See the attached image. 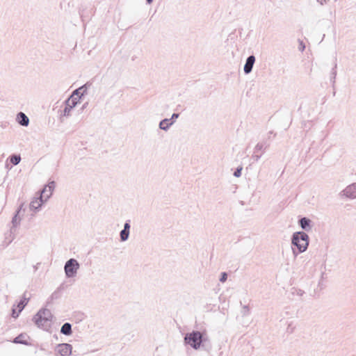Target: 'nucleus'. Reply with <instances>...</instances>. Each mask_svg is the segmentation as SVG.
Returning <instances> with one entry per match:
<instances>
[{"instance_id":"21","label":"nucleus","mask_w":356,"mask_h":356,"mask_svg":"<svg viewBox=\"0 0 356 356\" xmlns=\"http://www.w3.org/2000/svg\"><path fill=\"white\" fill-rule=\"evenodd\" d=\"M129 236V232L127 229H122L120 232V241L124 242L128 240Z\"/></svg>"},{"instance_id":"8","label":"nucleus","mask_w":356,"mask_h":356,"mask_svg":"<svg viewBox=\"0 0 356 356\" xmlns=\"http://www.w3.org/2000/svg\"><path fill=\"white\" fill-rule=\"evenodd\" d=\"M58 352L61 356H70L72 355V346L70 343H63L57 345Z\"/></svg>"},{"instance_id":"4","label":"nucleus","mask_w":356,"mask_h":356,"mask_svg":"<svg viewBox=\"0 0 356 356\" xmlns=\"http://www.w3.org/2000/svg\"><path fill=\"white\" fill-rule=\"evenodd\" d=\"M53 317L49 309L42 308L34 315L33 321L38 327L49 331L51 326Z\"/></svg>"},{"instance_id":"35","label":"nucleus","mask_w":356,"mask_h":356,"mask_svg":"<svg viewBox=\"0 0 356 356\" xmlns=\"http://www.w3.org/2000/svg\"><path fill=\"white\" fill-rule=\"evenodd\" d=\"M39 265H40V263H38L35 266H33L35 271H36L38 270Z\"/></svg>"},{"instance_id":"12","label":"nucleus","mask_w":356,"mask_h":356,"mask_svg":"<svg viewBox=\"0 0 356 356\" xmlns=\"http://www.w3.org/2000/svg\"><path fill=\"white\" fill-rule=\"evenodd\" d=\"M16 120L20 125L23 127H27L29 124V119L23 112H19L17 115Z\"/></svg>"},{"instance_id":"17","label":"nucleus","mask_w":356,"mask_h":356,"mask_svg":"<svg viewBox=\"0 0 356 356\" xmlns=\"http://www.w3.org/2000/svg\"><path fill=\"white\" fill-rule=\"evenodd\" d=\"M268 147V144H267L266 142H261L258 143L256 146L254 147V153H257L259 151H262L263 152H265V149Z\"/></svg>"},{"instance_id":"22","label":"nucleus","mask_w":356,"mask_h":356,"mask_svg":"<svg viewBox=\"0 0 356 356\" xmlns=\"http://www.w3.org/2000/svg\"><path fill=\"white\" fill-rule=\"evenodd\" d=\"M15 307V305H13V307L12 308L11 316L14 318H16L19 316V315L21 312H19V309L17 311V309Z\"/></svg>"},{"instance_id":"9","label":"nucleus","mask_w":356,"mask_h":356,"mask_svg":"<svg viewBox=\"0 0 356 356\" xmlns=\"http://www.w3.org/2000/svg\"><path fill=\"white\" fill-rule=\"evenodd\" d=\"M255 60L256 58L254 55H250L247 58L243 67V71L245 74H248L252 72Z\"/></svg>"},{"instance_id":"10","label":"nucleus","mask_w":356,"mask_h":356,"mask_svg":"<svg viewBox=\"0 0 356 356\" xmlns=\"http://www.w3.org/2000/svg\"><path fill=\"white\" fill-rule=\"evenodd\" d=\"M298 225L305 232H309L312 229V221L307 217L299 219Z\"/></svg>"},{"instance_id":"2","label":"nucleus","mask_w":356,"mask_h":356,"mask_svg":"<svg viewBox=\"0 0 356 356\" xmlns=\"http://www.w3.org/2000/svg\"><path fill=\"white\" fill-rule=\"evenodd\" d=\"M55 186L54 181H51L45 185L44 188L40 192L39 196L34 197L31 202L30 209L34 212L38 211L42 205L51 196Z\"/></svg>"},{"instance_id":"20","label":"nucleus","mask_w":356,"mask_h":356,"mask_svg":"<svg viewBox=\"0 0 356 356\" xmlns=\"http://www.w3.org/2000/svg\"><path fill=\"white\" fill-rule=\"evenodd\" d=\"M337 63H334L333 68L331 70L330 72V81L332 82V85L334 86L335 83V79L337 76Z\"/></svg>"},{"instance_id":"18","label":"nucleus","mask_w":356,"mask_h":356,"mask_svg":"<svg viewBox=\"0 0 356 356\" xmlns=\"http://www.w3.org/2000/svg\"><path fill=\"white\" fill-rule=\"evenodd\" d=\"M29 301V298H24V299H21V300L18 302L17 307L19 309V312H22L24 307L26 306Z\"/></svg>"},{"instance_id":"3","label":"nucleus","mask_w":356,"mask_h":356,"mask_svg":"<svg viewBox=\"0 0 356 356\" xmlns=\"http://www.w3.org/2000/svg\"><path fill=\"white\" fill-rule=\"evenodd\" d=\"M309 238L305 232H296L291 236V245L295 246L292 248L293 254L296 257L299 254L305 252L309 246Z\"/></svg>"},{"instance_id":"27","label":"nucleus","mask_w":356,"mask_h":356,"mask_svg":"<svg viewBox=\"0 0 356 356\" xmlns=\"http://www.w3.org/2000/svg\"><path fill=\"white\" fill-rule=\"evenodd\" d=\"M261 156V154L258 155L256 153L254 152L253 155L252 156V159H254L255 161H258Z\"/></svg>"},{"instance_id":"26","label":"nucleus","mask_w":356,"mask_h":356,"mask_svg":"<svg viewBox=\"0 0 356 356\" xmlns=\"http://www.w3.org/2000/svg\"><path fill=\"white\" fill-rule=\"evenodd\" d=\"M130 228H131V225H130V220H128L125 222V223L124 224V228L123 229H127L128 232H130Z\"/></svg>"},{"instance_id":"32","label":"nucleus","mask_w":356,"mask_h":356,"mask_svg":"<svg viewBox=\"0 0 356 356\" xmlns=\"http://www.w3.org/2000/svg\"><path fill=\"white\" fill-rule=\"evenodd\" d=\"M327 0H317V1L321 4V5H323L324 3H325L327 2Z\"/></svg>"},{"instance_id":"33","label":"nucleus","mask_w":356,"mask_h":356,"mask_svg":"<svg viewBox=\"0 0 356 356\" xmlns=\"http://www.w3.org/2000/svg\"><path fill=\"white\" fill-rule=\"evenodd\" d=\"M56 293H54L51 294V297H50V299L51 300H54V298H56Z\"/></svg>"},{"instance_id":"36","label":"nucleus","mask_w":356,"mask_h":356,"mask_svg":"<svg viewBox=\"0 0 356 356\" xmlns=\"http://www.w3.org/2000/svg\"><path fill=\"white\" fill-rule=\"evenodd\" d=\"M152 1H153V0H146V2H147V4L152 3Z\"/></svg>"},{"instance_id":"15","label":"nucleus","mask_w":356,"mask_h":356,"mask_svg":"<svg viewBox=\"0 0 356 356\" xmlns=\"http://www.w3.org/2000/svg\"><path fill=\"white\" fill-rule=\"evenodd\" d=\"M60 333L66 336L71 335L72 333V325L70 323H65L60 328Z\"/></svg>"},{"instance_id":"16","label":"nucleus","mask_w":356,"mask_h":356,"mask_svg":"<svg viewBox=\"0 0 356 356\" xmlns=\"http://www.w3.org/2000/svg\"><path fill=\"white\" fill-rule=\"evenodd\" d=\"M26 335L24 334H20L17 337H16L13 342L15 343H20L24 345H29V342L26 339Z\"/></svg>"},{"instance_id":"29","label":"nucleus","mask_w":356,"mask_h":356,"mask_svg":"<svg viewBox=\"0 0 356 356\" xmlns=\"http://www.w3.org/2000/svg\"><path fill=\"white\" fill-rule=\"evenodd\" d=\"M305 44L303 43L302 41H300V46H299V50H300L301 51H303L305 50Z\"/></svg>"},{"instance_id":"30","label":"nucleus","mask_w":356,"mask_h":356,"mask_svg":"<svg viewBox=\"0 0 356 356\" xmlns=\"http://www.w3.org/2000/svg\"><path fill=\"white\" fill-rule=\"evenodd\" d=\"M179 116V113H174L172 115V117L170 119H172L171 121H174L175 122V120L178 118Z\"/></svg>"},{"instance_id":"23","label":"nucleus","mask_w":356,"mask_h":356,"mask_svg":"<svg viewBox=\"0 0 356 356\" xmlns=\"http://www.w3.org/2000/svg\"><path fill=\"white\" fill-rule=\"evenodd\" d=\"M241 313H242L243 316H248V315H249V314H250V308H249V307L248 305H244L243 307Z\"/></svg>"},{"instance_id":"31","label":"nucleus","mask_w":356,"mask_h":356,"mask_svg":"<svg viewBox=\"0 0 356 356\" xmlns=\"http://www.w3.org/2000/svg\"><path fill=\"white\" fill-rule=\"evenodd\" d=\"M27 291H25L23 295H22V299H24V298H30V296H27Z\"/></svg>"},{"instance_id":"37","label":"nucleus","mask_w":356,"mask_h":356,"mask_svg":"<svg viewBox=\"0 0 356 356\" xmlns=\"http://www.w3.org/2000/svg\"><path fill=\"white\" fill-rule=\"evenodd\" d=\"M87 104H88V103L84 104L83 105L82 108H83H83H85L86 107Z\"/></svg>"},{"instance_id":"25","label":"nucleus","mask_w":356,"mask_h":356,"mask_svg":"<svg viewBox=\"0 0 356 356\" xmlns=\"http://www.w3.org/2000/svg\"><path fill=\"white\" fill-rule=\"evenodd\" d=\"M227 279V274L225 272H223L220 275V277L219 279L220 282H225Z\"/></svg>"},{"instance_id":"28","label":"nucleus","mask_w":356,"mask_h":356,"mask_svg":"<svg viewBox=\"0 0 356 356\" xmlns=\"http://www.w3.org/2000/svg\"><path fill=\"white\" fill-rule=\"evenodd\" d=\"M294 327L291 326V324H289L286 331L289 333H292L293 332Z\"/></svg>"},{"instance_id":"14","label":"nucleus","mask_w":356,"mask_h":356,"mask_svg":"<svg viewBox=\"0 0 356 356\" xmlns=\"http://www.w3.org/2000/svg\"><path fill=\"white\" fill-rule=\"evenodd\" d=\"M22 207H23V204H22L19 207L18 210L16 211L15 215L13 216V218L12 219L13 227L10 229L11 232H13L14 228L17 227L19 225L21 218L19 217V213L21 211V209H22Z\"/></svg>"},{"instance_id":"7","label":"nucleus","mask_w":356,"mask_h":356,"mask_svg":"<svg viewBox=\"0 0 356 356\" xmlns=\"http://www.w3.org/2000/svg\"><path fill=\"white\" fill-rule=\"evenodd\" d=\"M340 195L350 199L356 198V183L348 185L340 193Z\"/></svg>"},{"instance_id":"39","label":"nucleus","mask_w":356,"mask_h":356,"mask_svg":"<svg viewBox=\"0 0 356 356\" xmlns=\"http://www.w3.org/2000/svg\"><path fill=\"white\" fill-rule=\"evenodd\" d=\"M303 291L299 292V294L302 295Z\"/></svg>"},{"instance_id":"38","label":"nucleus","mask_w":356,"mask_h":356,"mask_svg":"<svg viewBox=\"0 0 356 356\" xmlns=\"http://www.w3.org/2000/svg\"><path fill=\"white\" fill-rule=\"evenodd\" d=\"M303 291L299 292V294L302 295Z\"/></svg>"},{"instance_id":"40","label":"nucleus","mask_w":356,"mask_h":356,"mask_svg":"<svg viewBox=\"0 0 356 356\" xmlns=\"http://www.w3.org/2000/svg\"><path fill=\"white\" fill-rule=\"evenodd\" d=\"M272 134H273V131H270V132H269V134H270V135H272Z\"/></svg>"},{"instance_id":"24","label":"nucleus","mask_w":356,"mask_h":356,"mask_svg":"<svg viewBox=\"0 0 356 356\" xmlns=\"http://www.w3.org/2000/svg\"><path fill=\"white\" fill-rule=\"evenodd\" d=\"M241 170H242V168L241 167L237 168L235 170V171L234 172V176L236 177H241Z\"/></svg>"},{"instance_id":"6","label":"nucleus","mask_w":356,"mask_h":356,"mask_svg":"<svg viewBox=\"0 0 356 356\" xmlns=\"http://www.w3.org/2000/svg\"><path fill=\"white\" fill-rule=\"evenodd\" d=\"M79 103V99L77 97H74V96H70L65 101V107L63 110V116L68 117L70 115L71 110L74 108L77 104Z\"/></svg>"},{"instance_id":"34","label":"nucleus","mask_w":356,"mask_h":356,"mask_svg":"<svg viewBox=\"0 0 356 356\" xmlns=\"http://www.w3.org/2000/svg\"><path fill=\"white\" fill-rule=\"evenodd\" d=\"M1 128L5 129L7 127V123L4 122L1 124Z\"/></svg>"},{"instance_id":"13","label":"nucleus","mask_w":356,"mask_h":356,"mask_svg":"<svg viewBox=\"0 0 356 356\" xmlns=\"http://www.w3.org/2000/svg\"><path fill=\"white\" fill-rule=\"evenodd\" d=\"M172 119L165 118L159 122V129L163 131H168L169 128L174 124Z\"/></svg>"},{"instance_id":"19","label":"nucleus","mask_w":356,"mask_h":356,"mask_svg":"<svg viewBox=\"0 0 356 356\" xmlns=\"http://www.w3.org/2000/svg\"><path fill=\"white\" fill-rule=\"evenodd\" d=\"M9 159L13 165H17L21 161V156L19 154H12L10 156Z\"/></svg>"},{"instance_id":"1","label":"nucleus","mask_w":356,"mask_h":356,"mask_svg":"<svg viewBox=\"0 0 356 356\" xmlns=\"http://www.w3.org/2000/svg\"><path fill=\"white\" fill-rule=\"evenodd\" d=\"M184 341L194 350H198L201 347L206 351H210L212 347L211 340L206 332L193 330L185 334Z\"/></svg>"},{"instance_id":"5","label":"nucleus","mask_w":356,"mask_h":356,"mask_svg":"<svg viewBox=\"0 0 356 356\" xmlns=\"http://www.w3.org/2000/svg\"><path fill=\"white\" fill-rule=\"evenodd\" d=\"M79 263L75 259H70L64 266L65 273L67 277H74L79 268Z\"/></svg>"},{"instance_id":"11","label":"nucleus","mask_w":356,"mask_h":356,"mask_svg":"<svg viewBox=\"0 0 356 356\" xmlns=\"http://www.w3.org/2000/svg\"><path fill=\"white\" fill-rule=\"evenodd\" d=\"M90 86L88 83H86L79 88L74 90L70 96L77 97L79 100L84 95L87 93L88 87Z\"/></svg>"}]
</instances>
